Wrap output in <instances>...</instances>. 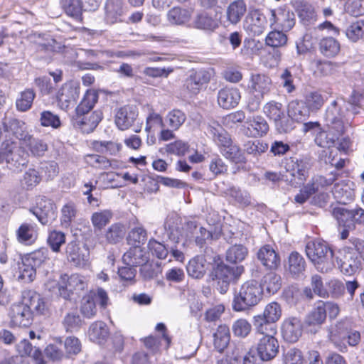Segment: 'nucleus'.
<instances>
[{
	"label": "nucleus",
	"mask_w": 364,
	"mask_h": 364,
	"mask_svg": "<svg viewBox=\"0 0 364 364\" xmlns=\"http://www.w3.org/2000/svg\"><path fill=\"white\" fill-rule=\"evenodd\" d=\"M248 255L247 248L242 245H235L226 252V260L230 263L236 264L243 261Z\"/></svg>",
	"instance_id": "obj_49"
},
{
	"label": "nucleus",
	"mask_w": 364,
	"mask_h": 364,
	"mask_svg": "<svg viewBox=\"0 0 364 364\" xmlns=\"http://www.w3.org/2000/svg\"><path fill=\"white\" fill-rule=\"evenodd\" d=\"M213 344L218 351L222 352L226 348L230 340V329L226 325H220L213 334Z\"/></svg>",
	"instance_id": "obj_38"
},
{
	"label": "nucleus",
	"mask_w": 364,
	"mask_h": 364,
	"mask_svg": "<svg viewBox=\"0 0 364 364\" xmlns=\"http://www.w3.org/2000/svg\"><path fill=\"white\" fill-rule=\"evenodd\" d=\"M98 100V94L93 90L86 92L83 99L75 109L76 114H88Z\"/></svg>",
	"instance_id": "obj_46"
},
{
	"label": "nucleus",
	"mask_w": 364,
	"mask_h": 364,
	"mask_svg": "<svg viewBox=\"0 0 364 364\" xmlns=\"http://www.w3.org/2000/svg\"><path fill=\"white\" fill-rule=\"evenodd\" d=\"M17 240L23 244L30 245L37 238V232L33 225L23 223L16 232Z\"/></svg>",
	"instance_id": "obj_41"
},
{
	"label": "nucleus",
	"mask_w": 364,
	"mask_h": 364,
	"mask_svg": "<svg viewBox=\"0 0 364 364\" xmlns=\"http://www.w3.org/2000/svg\"><path fill=\"white\" fill-rule=\"evenodd\" d=\"M98 100V94L93 90L86 92L83 99L75 109L76 114H88Z\"/></svg>",
	"instance_id": "obj_45"
},
{
	"label": "nucleus",
	"mask_w": 364,
	"mask_h": 364,
	"mask_svg": "<svg viewBox=\"0 0 364 364\" xmlns=\"http://www.w3.org/2000/svg\"><path fill=\"white\" fill-rule=\"evenodd\" d=\"M80 87L73 82L65 83L57 93L59 107L68 112L73 108L79 97Z\"/></svg>",
	"instance_id": "obj_10"
},
{
	"label": "nucleus",
	"mask_w": 364,
	"mask_h": 364,
	"mask_svg": "<svg viewBox=\"0 0 364 364\" xmlns=\"http://www.w3.org/2000/svg\"><path fill=\"white\" fill-rule=\"evenodd\" d=\"M337 263L341 271L347 275L354 274L360 267V262L355 254L348 252L341 257H336Z\"/></svg>",
	"instance_id": "obj_30"
},
{
	"label": "nucleus",
	"mask_w": 364,
	"mask_h": 364,
	"mask_svg": "<svg viewBox=\"0 0 364 364\" xmlns=\"http://www.w3.org/2000/svg\"><path fill=\"white\" fill-rule=\"evenodd\" d=\"M186 119V114L180 109H174L166 116L165 121L173 130L178 129Z\"/></svg>",
	"instance_id": "obj_57"
},
{
	"label": "nucleus",
	"mask_w": 364,
	"mask_h": 364,
	"mask_svg": "<svg viewBox=\"0 0 364 364\" xmlns=\"http://www.w3.org/2000/svg\"><path fill=\"white\" fill-rule=\"evenodd\" d=\"M306 262L297 252H292L288 258L287 269L293 277H299L305 271Z\"/></svg>",
	"instance_id": "obj_37"
},
{
	"label": "nucleus",
	"mask_w": 364,
	"mask_h": 364,
	"mask_svg": "<svg viewBox=\"0 0 364 364\" xmlns=\"http://www.w3.org/2000/svg\"><path fill=\"white\" fill-rule=\"evenodd\" d=\"M302 323L297 317L286 318L282 326V333L284 339L289 343H295L302 335Z\"/></svg>",
	"instance_id": "obj_21"
},
{
	"label": "nucleus",
	"mask_w": 364,
	"mask_h": 364,
	"mask_svg": "<svg viewBox=\"0 0 364 364\" xmlns=\"http://www.w3.org/2000/svg\"><path fill=\"white\" fill-rule=\"evenodd\" d=\"M247 13V4L244 0H235L225 10L227 21L231 25H237Z\"/></svg>",
	"instance_id": "obj_26"
},
{
	"label": "nucleus",
	"mask_w": 364,
	"mask_h": 364,
	"mask_svg": "<svg viewBox=\"0 0 364 364\" xmlns=\"http://www.w3.org/2000/svg\"><path fill=\"white\" fill-rule=\"evenodd\" d=\"M221 154L226 158L236 164L245 163V158L240 149L232 141L227 146L222 148Z\"/></svg>",
	"instance_id": "obj_58"
},
{
	"label": "nucleus",
	"mask_w": 364,
	"mask_h": 364,
	"mask_svg": "<svg viewBox=\"0 0 364 364\" xmlns=\"http://www.w3.org/2000/svg\"><path fill=\"white\" fill-rule=\"evenodd\" d=\"M240 93L236 88L225 87L221 89L218 94L219 105L224 109L235 107L239 102Z\"/></svg>",
	"instance_id": "obj_28"
},
{
	"label": "nucleus",
	"mask_w": 364,
	"mask_h": 364,
	"mask_svg": "<svg viewBox=\"0 0 364 364\" xmlns=\"http://www.w3.org/2000/svg\"><path fill=\"white\" fill-rule=\"evenodd\" d=\"M350 327L348 321L341 320L332 324L328 328V338L340 351L347 350L345 341Z\"/></svg>",
	"instance_id": "obj_14"
},
{
	"label": "nucleus",
	"mask_w": 364,
	"mask_h": 364,
	"mask_svg": "<svg viewBox=\"0 0 364 364\" xmlns=\"http://www.w3.org/2000/svg\"><path fill=\"white\" fill-rule=\"evenodd\" d=\"M326 318L324 302L319 301L316 307L307 315L305 322L307 326H320L325 321Z\"/></svg>",
	"instance_id": "obj_40"
},
{
	"label": "nucleus",
	"mask_w": 364,
	"mask_h": 364,
	"mask_svg": "<svg viewBox=\"0 0 364 364\" xmlns=\"http://www.w3.org/2000/svg\"><path fill=\"white\" fill-rule=\"evenodd\" d=\"M113 214L109 210H103L92 213L91 222L95 230H101L112 218Z\"/></svg>",
	"instance_id": "obj_56"
},
{
	"label": "nucleus",
	"mask_w": 364,
	"mask_h": 364,
	"mask_svg": "<svg viewBox=\"0 0 364 364\" xmlns=\"http://www.w3.org/2000/svg\"><path fill=\"white\" fill-rule=\"evenodd\" d=\"M66 254L69 260L75 265L83 264L88 260V254L85 255L80 252V247L75 242H70L66 246Z\"/></svg>",
	"instance_id": "obj_53"
},
{
	"label": "nucleus",
	"mask_w": 364,
	"mask_h": 364,
	"mask_svg": "<svg viewBox=\"0 0 364 364\" xmlns=\"http://www.w3.org/2000/svg\"><path fill=\"white\" fill-rule=\"evenodd\" d=\"M346 36L353 42H356L364 36V21L352 23L346 29Z\"/></svg>",
	"instance_id": "obj_64"
},
{
	"label": "nucleus",
	"mask_w": 364,
	"mask_h": 364,
	"mask_svg": "<svg viewBox=\"0 0 364 364\" xmlns=\"http://www.w3.org/2000/svg\"><path fill=\"white\" fill-rule=\"evenodd\" d=\"M164 229L168 237L174 243H179L183 236L182 219L176 213L169 214L164 223Z\"/></svg>",
	"instance_id": "obj_25"
},
{
	"label": "nucleus",
	"mask_w": 364,
	"mask_h": 364,
	"mask_svg": "<svg viewBox=\"0 0 364 364\" xmlns=\"http://www.w3.org/2000/svg\"><path fill=\"white\" fill-rule=\"evenodd\" d=\"M126 234L125 226L120 223H116L111 225L105 231V237L107 242L110 244H116L119 242Z\"/></svg>",
	"instance_id": "obj_48"
},
{
	"label": "nucleus",
	"mask_w": 364,
	"mask_h": 364,
	"mask_svg": "<svg viewBox=\"0 0 364 364\" xmlns=\"http://www.w3.org/2000/svg\"><path fill=\"white\" fill-rule=\"evenodd\" d=\"M211 77L212 73L210 70H195L186 79L183 86L190 94L196 95L203 85L210 82Z\"/></svg>",
	"instance_id": "obj_15"
},
{
	"label": "nucleus",
	"mask_w": 364,
	"mask_h": 364,
	"mask_svg": "<svg viewBox=\"0 0 364 364\" xmlns=\"http://www.w3.org/2000/svg\"><path fill=\"white\" fill-rule=\"evenodd\" d=\"M88 334L91 341L100 343L108 336V329L106 323L102 321L93 323L90 326Z\"/></svg>",
	"instance_id": "obj_50"
},
{
	"label": "nucleus",
	"mask_w": 364,
	"mask_h": 364,
	"mask_svg": "<svg viewBox=\"0 0 364 364\" xmlns=\"http://www.w3.org/2000/svg\"><path fill=\"white\" fill-rule=\"evenodd\" d=\"M1 125L6 137L22 141L28 138V133L26 123L21 119L6 114L1 120Z\"/></svg>",
	"instance_id": "obj_11"
},
{
	"label": "nucleus",
	"mask_w": 364,
	"mask_h": 364,
	"mask_svg": "<svg viewBox=\"0 0 364 364\" xmlns=\"http://www.w3.org/2000/svg\"><path fill=\"white\" fill-rule=\"evenodd\" d=\"M48 259V250L46 248H41L24 255L21 266L19 267L18 279L27 283L33 282L36 276L37 268Z\"/></svg>",
	"instance_id": "obj_4"
},
{
	"label": "nucleus",
	"mask_w": 364,
	"mask_h": 364,
	"mask_svg": "<svg viewBox=\"0 0 364 364\" xmlns=\"http://www.w3.org/2000/svg\"><path fill=\"white\" fill-rule=\"evenodd\" d=\"M36 97V92L31 88L21 92L16 100V108L18 111L25 112L29 110Z\"/></svg>",
	"instance_id": "obj_43"
},
{
	"label": "nucleus",
	"mask_w": 364,
	"mask_h": 364,
	"mask_svg": "<svg viewBox=\"0 0 364 364\" xmlns=\"http://www.w3.org/2000/svg\"><path fill=\"white\" fill-rule=\"evenodd\" d=\"M9 315L14 326L28 327L32 323L33 311L23 301L11 306Z\"/></svg>",
	"instance_id": "obj_17"
},
{
	"label": "nucleus",
	"mask_w": 364,
	"mask_h": 364,
	"mask_svg": "<svg viewBox=\"0 0 364 364\" xmlns=\"http://www.w3.org/2000/svg\"><path fill=\"white\" fill-rule=\"evenodd\" d=\"M17 350L21 355H28L32 357L36 364H44L41 350L33 347L28 341L24 339L17 345Z\"/></svg>",
	"instance_id": "obj_39"
},
{
	"label": "nucleus",
	"mask_w": 364,
	"mask_h": 364,
	"mask_svg": "<svg viewBox=\"0 0 364 364\" xmlns=\"http://www.w3.org/2000/svg\"><path fill=\"white\" fill-rule=\"evenodd\" d=\"M341 50L339 42L333 37H326L319 42L320 52L327 58L335 57Z\"/></svg>",
	"instance_id": "obj_42"
},
{
	"label": "nucleus",
	"mask_w": 364,
	"mask_h": 364,
	"mask_svg": "<svg viewBox=\"0 0 364 364\" xmlns=\"http://www.w3.org/2000/svg\"><path fill=\"white\" fill-rule=\"evenodd\" d=\"M85 161L90 166L98 169L115 168L118 166L117 161L109 160L105 156L97 154H88L85 156Z\"/></svg>",
	"instance_id": "obj_44"
},
{
	"label": "nucleus",
	"mask_w": 364,
	"mask_h": 364,
	"mask_svg": "<svg viewBox=\"0 0 364 364\" xmlns=\"http://www.w3.org/2000/svg\"><path fill=\"white\" fill-rule=\"evenodd\" d=\"M122 260L125 264L134 267L145 264L147 257L140 246H134L124 254Z\"/></svg>",
	"instance_id": "obj_32"
},
{
	"label": "nucleus",
	"mask_w": 364,
	"mask_h": 364,
	"mask_svg": "<svg viewBox=\"0 0 364 364\" xmlns=\"http://www.w3.org/2000/svg\"><path fill=\"white\" fill-rule=\"evenodd\" d=\"M93 292H88L85 295L81 301L80 312L88 318L93 317L97 312L95 301L93 299Z\"/></svg>",
	"instance_id": "obj_59"
},
{
	"label": "nucleus",
	"mask_w": 364,
	"mask_h": 364,
	"mask_svg": "<svg viewBox=\"0 0 364 364\" xmlns=\"http://www.w3.org/2000/svg\"><path fill=\"white\" fill-rule=\"evenodd\" d=\"M192 26L200 30L213 31L218 28L219 23L208 13L202 11L196 14L192 22Z\"/></svg>",
	"instance_id": "obj_31"
},
{
	"label": "nucleus",
	"mask_w": 364,
	"mask_h": 364,
	"mask_svg": "<svg viewBox=\"0 0 364 364\" xmlns=\"http://www.w3.org/2000/svg\"><path fill=\"white\" fill-rule=\"evenodd\" d=\"M311 166L310 159L294 158L287 164V170L293 177L297 178L301 181H304L309 176V171Z\"/></svg>",
	"instance_id": "obj_24"
},
{
	"label": "nucleus",
	"mask_w": 364,
	"mask_h": 364,
	"mask_svg": "<svg viewBox=\"0 0 364 364\" xmlns=\"http://www.w3.org/2000/svg\"><path fill=\"white\" fill-rule=\"evenodd\" d=\"M262 336L257 340L256 351L261 362L272 360L279 353V343L274 337L277 333H257Z\"/></svg>",
	"instance_id": "obj_6"
},
{
	"label": "nucleus",
	"mask_w": 364,
	"mask_h": 364,
	"mask_svg": "<svg viewBox=\"0 0 364 364\" xmlns=\"http://www.w3.org/2000/svg\"><path fill=\"white\" fill-rule=\"evenodd\" d=\"M61 6L68 15L75 18L80 16L84 10L82 0H61Z\"/></svg>",
	"instance_id": "obj_61"
},
{
	"label": "nucleus",
	"mask_w": 364,
	"mask_h": 364,
	"mask_svg": "<svg viewBox=\"0 0 364 364\" xmlns=\"http://www.w3.org/2000/svg\"><path fill=\"white\" fill-rule=\"evenodd\" d=\"M272 86V79L267 75L258 73L250 74L247 84V89L250 93L265 95L271 91Z\"/></svg>",
	"instance_id": "obj_18"
},
{
	"label": "nucleus",
	"mask_w": 364,
	"mask_h": 364,
	"mask_svg": "<svg viewBox=\"0 0 364 364\" xmlns=\"http://www.w3.org/2000/svg\"><path fill=\"white\" fill-rule=\"evenodd\" d=\"M287 40V36L284 33V31L274 30L267 34L265 43L268 46L278 48L285 46Z\"/></svg>",
	"instance_id": "obj_62"
},
{
	"label": "nucleus",
	"mask_w": 364,
	"mask_h": 364,
	"mask_svg": "<svg viewBox=\"0 0 364 364\" xmlns=\"http://www.w3.org/2000/svg\"><path fill=\"white\" fill-rule=\"evenodd\" d=\"M310 110L303 103L294 100L288 105V116L293 121L304 122L309 117Z\"/></svg>",
	"instance_id": "obj_34"
},
{
	"label": "nucleus",
	"mask_w": 364,
	"mask_h": 364,
	"mask_svg": "<svg viewBox=\"0 0 364 364\" xmlns=\"http://www.w3.org/2000/svg\"><path fill=\"white\" fill-rule=\"evenodd\" d=\"M269 21L266 16L257 9H250L244 21V28L252 36H259L267 28Z\"/></svg>",
	"instance_id": "obj_9"
},
{
	"label": "nucleus",
	"mask_w": 364,
	"mask_h": 364,
	"mask_svg": "<svg viewBox=\"0 0 364 364\" xmlns=\"http://www.w3.org/2000/svg\"><path fill=\"white\" fill-rule=\"evenodd\" d=\"M354 183L349 180H343L336 183L333 188L334 197L340 203H346L353 200L355 196L353 189Z\"/></svg>",
	"instance_id": "obj_27"
},
{
	"label": "nucleus",
	"mask_w": 364,
	"mask_h": 364,
	"mask_svg": "<svg viewBox=\"0 0 364 364\" xmlns=\"http://www.w3.org/2000/svg\"><path fill=\"white\" fill-rule=\"evenodd\" d=\"M87 287V280L86 278L78 274L71 275H61L58 284V291L59 295L68 300L74 291L76 293L85 290Z\"/></svg>",
	"instance_id": "obj_7"
},
{
	"label": "nucleus",
	"mask_w": 364,
	"mask_h": 364,
	"mask_svg": "<svg viewBox=\"0 0 364 364\" xmlns=\"http://www.w3.org/2000/svg\"><path fill=\"white\" fill-rule=\"evenodd\" d=\"M75 126L80 128L85 133L92 132L102 119L100 112H88L84 114H75L73 117Z\"/></svg>",
	"instance_id": "obj_23"
},
{
	"label": "nucleus",
	"mask_w": 364,
	"mask_h": 364,
	"mask_svg": "<svg viewBox=\"0 0 364 364\" xmlns=\"http://www.w3.org/2000/svg\"><path fill=\"white\" fill-rule=\"evenodd\" d=\"M242 266L230 267L225 264H219L210 273L212 280L217 284V289L221 294L227 292L230 283L237 279L243 272Z\"/></svg>",
	"instance_id": "obj_5"
},
{
	"label": "nucleus",
	"mask_w": 364,
	"mask_h": 364,
	"mask_svg": "<svg viewBox=\"0 0 364 364\" xmlns=\"http://www.w3.org/2000/svg\"><path fill=\"white\" fill-rule=\"evenodd\" d=\"M269 14L270 27L277 25L282 31L287 32L295 25V15L289 9L282 8L271 9Z\"/></svg>",
	"instance_id": "obj_12"
},
{
	"label": "nucleus",
	"mask_w": 364,
	"mask_h": 364,
	"mask_svg": "<svg viewBox=\"0 0 364 364\" xmlns=\"http://www.w3.org/2000/svg\"><path fill=\"white\" fill-rule=\"evenodd\" d=\"M105 20L109 23H114L121 21L123 14V4L121 0H109L105 6Z\"/></svg>",
	"instance_id": "obj_36"
},
{
	"label": "nucleus",
	"mask_w": 364,
	"mask_h": 364,
	"mask_svg": "<svg viewBox=\"0 0 364 364\" xmlns=\"http://www.w3.org/2000/svg\"><path fill=\"white\" fill-rule=\"evenodd\" d=\"M261 286L270 294H275L282 287L280 275L274 272L267 273L261 281Z\"/></svg>",
	"instance_id": "obj_47"
},
{
	"label": "nucleus",
	"mask_w": 364,
	"mask_h": 364,
	"mask_svg": "<svg viewBox=\"0 0 364 364\" xmlns=\"http://www.w3.org/2000/svg\"><path fill=\"white\" fill-rule=\"evenodd\" d=\"M138 117V110L135 106L125 105L117 109L114 114V123L120 130L129 129Z\"/></svg>",
	"instance_id": "obj_16"
},
{
	"label": "nucleus",
	"mask_w": 364,
	"mask_h": 364,
	"mask_svg": "<svg viewBox=\"0 0 364 364\" xmlns=\"http://www.w3.org/2000/svg\"><path fill=\"white\" fill-rule=\"evenodd\" d=\"M332 214L339 225L353 228L352 210H348L343 207H336L333 208Z\"/></svg>",
	"instance_id": "obj_51"
},
{
	"label": "nucleus",
	"mask_w": 364,
	"mask_h": 364,
	"mask_svg": "<svg viewBox=\"0 0 364 364\" xmlns=\"http://www.w3.org/2000/svg\"><path fill=\"white\" fill-rule=\"evenodd\" d=\"M22 301L33 311V315L46 314L48 311L47 302L36 291L26 289L22 291Z\"/></svg>",
	"instance_id": "obj_19"
},
{
	"label": "nucleus",
	"mask_w": 364,
	"mask_h": 364,
	"mask_svg": "<svg viewBox=\"0 0 364 364\" xmlns=\"http://www.w3.org/2000/svg\"><path fill=\"white\" fill-rule=\"evenodd\" d=\"M262 296V288L255 281H248L244 283L235 291L232 301V309L235 311H244L257 305Z\"/></svg>",
	"instance_id": "obj_1"
},
{
	"label": "nucleus",
	"mask_w": 364,
	"mask_h": 364,
	"mask_svg": "<svg viewBox=\"0 0 364 364\" xmlns=\"http://www.w3.org/2000/svg\"><path fill=\"white\" fill-rule=\"evenodd\" d=\"M28 154L17 143L13 148V151L6 162L10 168L21 170L28 164Z\"/></svg>",
	"instance_id": "obj_33"
},
{
	"label": "nucleus",
	"mask_w": 364,
	"mask_h": 364,
	"mask_svg": "<svg viewBox=\"0 0 364 364\" xmlns=\"http://www.w3.org/2000/svg\"><path fill=\"white\" fill-rule=\"evenodd\" d=\"M31 211L36 216L39 222L44 225L51 223L57 215L55 205L46 197L39 198L36 206Z\"/></svg>",
	"instance_id": "obj_13"
},
{
	"label": "nucleus",
	"mask_w": 364,
	"mask_h": 364,
	"mask_svg": "<svg viewBox=\"0 0 364 364\" xmlns=\"http://www.w3.org/2000/svg\"><path fill=\"white\" fill-rule=\"evenodd\" d=\"M263 112L267 117L274 122L283 117L285 109L282 103L272 100L264 105Z\"/></svg>",
	"instance_id": "obj_60"
},
{
	"label": "nucleus",
	"mask_w": 364,
	"mask_h": 364,
	"mask_svg": "<svg viewBox=\"0 0 364 364\" xmlns=\"http://www.w3.org/2000/svg\"><path fill=\"white\" fill-rule=\"evenodd\" d=\"M345 110H349V108L346 107L345 102L341 105L338 101L334 100L326 111V124L331 129H334L338 135H341L345 132Z\"/></svg>",
	"instance_id": "obj_8"
},
{
	"label": "nucleus",
	"mask_w": 364,
	"mask_h": 364,
	"mask_svg": "<svg viewBox=\"0 0 364 364\" xmlns=\"http://www.w3.org/2000/svg\"><path fill=\"white\" fill-rule=\"evenodd\" d=\"M127 240L129 245L140 246L147 240V232L142 226L133 228L128 233Z\"/></svg>",
	"instance_id": "obj_63"
},
{
	"label": "nucleus",
	"mask_w": 364,
	"mask_h": 364,
	"mask_svg": "<svg viewBox=\"0 0 364 364\" xmlns=\"http://www.w3.org/2000/svg\"><path fill=\"white\" fill-rule=\"evenodd\" d=\"M207 269L206 260L202 256H197L191 259L186 267L188 274L195 279L202 278Z\"/></svg>",
	"instance_id": "obj_35"
},
{
	"label": "nucleus",
	"mask_w": 364,
	"mask_h": 364,
	"mask_svg": "<svg viewBox=\"0 0 364 364\" xmlns=\"http://www.w3.org/2000/svg\"><path fill=\"white\" fill-rule=\"evenodd\" d=\"M305 251L317 269L326 272L331 269L333 252L326 242L319 240L309 241L306 245Z\"/></svg>",
	"instance_id": "obj_2"
},
{
	"label": "nucleus",
	"mask_w": 364,
	"mask_h": 364,
	"mask_svg": "<svg viewBox=\"0 0 364 364\" xmlns=\"http://www.w3.org/2000/svg\"><path fill=\"white\" fill-rule=\"evenodd\" d=\"M257 257L261 264L267 269L275 270L280 266V257L269 245H265L261 247L257 251Z\"/></svg>",
	"instance_id": "obj_22"
},
{
	"label": "nucleus",
	"mask_w": 364,
	"mask_h": 364,
	"mask_svg": "<svg viewBox=\"0 0 364 364\" xmlns=\"http://www.w3.org/2000/svg\"><path fill=\"white\" fill-rule=\"evenodd\" d=\"M282 316V308L276 301L268 304L262 314L253 317V325L256 333H277L275 323Z\"/></svg>",
	"instance_id": "obj_3"
},
{
	"label": "nucleus",
	"mask_w": 364,
	"mask_h": 364,
	"mask_svg": "<svg viewBox=\"0 0 364 364\" xmlns=\"http://www.w3.org/2000/svg\"><path fill=\"white\" fill-rule=\"evenodd\" d=\"M231 329L235 337L245 338L252 331V325L246 318H240L233 321Z\"/></svg>",
	"instance_id": "obj_52"
},
{
	"label": "nucleus",
	"mask_w": 364,
	"mask_h": 364,
	"mask_svg": "<svg viewBox=\"0 0 364 364\" xmlns=\"http://www.w3.org/2000/svg\"><path fill=\"white\" fill-rule=\"evenodd\" d=\"M26 146L35 156H43L48 149V145L42 139L34 138L28 135V138L23 140Z\"/></svg>",
	"instance_id": "obj_55"
},
{
	"label": "nucleus",
	"mask_w": 364,
	"mask_h": 364,
	"mask_svg": "<svg viewBox=\"0 0 364 364\" xmlns=\"http://www.w3.org/2000/svg\"><path fill=\"white\" fill-rule=\"evenodd\" d=\"M243 127L245 134L250 137L262 136L269 130L267 121L260 115L247 117Z\"/></svg>",
	"instance_id": "obj_20"
},
{
	"label": "nucleus",
	"mask_w": 364,
	"mask_h": 364,
	"mask_svg": "<svg viewBox=\"0 0 364 364\" xmlns=\"http://www.w3.org/2000/svg\"><path fill=\"white\" fill-rule=\"evenodd\" d=\"M193 8L175 6L167 14L168 21L174 25H184L188 23L193 16Z\"/></svg>",
	"instance_id": "obj_29"
},
{
	"label": "nucleus",
	"mask_w": 364,
	"mask_h": 364,
	"mask_svg": "<svg viewBox=\"0 0 364 364\" xmlns=\"http://www.w3.org/2000/svg\"><path fill=\"white\" fill-rule=\"evenodd\" d=\"M77 213V206L73 202H68L61 209V225L68 228L75 220Z\"/></svg>",
	"instance_id": "obj_54"
}]
</instances>
